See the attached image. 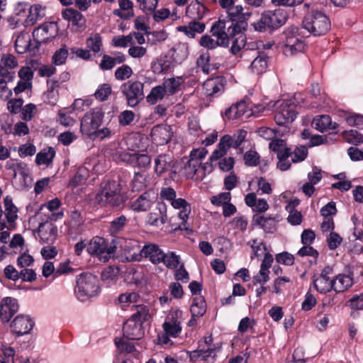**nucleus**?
Segmentation results:
<instances>
[{"instance_id":"obj_1","label":"nucleus","mask_w":363,"mask_h":363,"mask_svg":"<svg viewBox=\"0 0 363 363\" xmlns=\"http://www.w3.org/2000/svg\"><path fill=\"white\" fill-rule=\"evenodd\" d=\"M238 0H219V5L225 10L228 19H220L218 21L224 23L225 30L228 32L229 35L234 38L242 35L247 28V21L250 18L252 13L249 11H244L241 5H235Z\"/></svg>"},{"instance_id":"obj_2","label":"nucleus","mask_w":363,"mask_h":363,"mask_svg":"<svg viewBox=\"0 0 363 363\" xmlns=\"http://www.w3.org/2000/svg\"><path fill=\"white\" fill-rule=\"evenodd\" d=\"M160 197L163 200L168 201L173 208L179 211L178 216L182 221L179 224V229L189 230V224L187 220L191 208L188 201L182 198H177V192L172 187L162 188L160 191Z\"/></svg>"},{"instance_id":"obj_3","label":"nucleus","mask_w":363,"mask_h":363,"mask_svg":"<svg viewBox=\"0 0 363 363\" xmlns=\"http://www.w3.org/2000/svg\"><path fill=\"white\" fill-rule=\"evenodd\" d=\"M150 311L148 306H140L123 327L124 337L128 340H140L145 335L143 324L148 320Z\"/></svg>"},{"instance_id":"obj_4","label":"nucleus","mask_w":363,"mask_h":363,"mask_svg":"<svg viewBox=\"0 0 363 363\" xmlns=\"http://www.w3.org/2000/svg\"><path fill=\"white\" fill-rule=\"evenodd\" d=\"M100 293L99 281L91 273H82L77 277L74 294L80 301H86Z\"/></svg>"},{"instance_id":"obj_5","label":"nucleus","mask_w":363,"mask_h":363,"mask_svg":"<svg viewBox=\"0 0 363 363\" xmlns=\"http://www.w3.org/2000/svg\"><path fill=\"white\" fill-rule=\"evenodd\" d=\"M211 33V36L204 35L199 40L200 45L208 50L215 49L218 46L226 48L234 38L233 36L228 35V32L225 30L224 23L220 21L213 23Z\"/></svg>"},{"instance_id":"obj_6","label":"nucleus","mask_w":363,"mask_h":363,"mask_svg":"<svg viewBox=\"0 0 363 363\" xmlns=\"http://www.w3.org/2000/svg\"><path fill=\"white\" fill-rule=\"evenodd\" d=\"M121 185L116 181H104L96 194V202L101 206H118L122 202Z\"/></svg>"},{"instance_id":"obj_7","label":"nucleus","mask_w":363,"mask_h":363,"mask_svg":"<svg viewBox=\"0 0 363 363\" xmlns=\"http://www.w3.org/2000/svg\"><path fill=\"white\" fill-rule=\"evenodd\" d=\"M181 316L182 311L179 310L171 311L169 313L162 324L164 333L158 334L157 336L159 344L167 345L171 342L169 337L175 338L179 335L182 330Z\"/></svg>"},{"instance_id":"obj_8","label":"nucleus","mask_w":363,"mask_h":363,"mask_svg":"<svg viewBox=\"0 0 363 363\" xmlns=\"http://www.w3.org/2000/svg\"><path fill=\"white\" fill-rule=\"evenodd\" d=\"M303 26L315 36L325 35L330 28L328 17L320 11L308 13L303 20Z\"/></svg>"},{"instance_id":"obj_9","label":"nucleus","mask_w":363,"mask_h":363,"mask_svg":"<svg viewBox=\"0 0 363 363\" xmlns=\"http://www.w3.org/2000/svg\"><path fill=\"white\" fill-rule=\"evenodd\" d=\"M116 248L115 245L108 243L101 237L96 236L89 241L86 251L89 255H95L101 262H106L113 257Z\"/></svg>"},{"instance_id":"obj_10","label":"nucleus","mask_w":363,"mask_h":363,"mask_svg":"<svg viewBox=\"0 0 363 363\" xmlns=\"http://www.w3.org/2000/svg\"><path fill=\"white\" fill-rule=\"evenodd\" d=\"M275 108L274 121L279 125H284L293 122L296 118V106L288 100H278L269 105Z\"/></svg>"},{"instance_id":"obj_11","label":"nucleus","mask_w":363,"mask_h":363,"mask_svg":"<svg viewBox=\"0 0 363 363\" xmlns=\"http://www.w3.org/2000/svg\"><path fill=\"white\" fill-rule=\"evenodd\" d=\"M144 84L140 81L129 80L121 86V91L125 96L127 105L135 107L144 98Z\"/></svg>"},{"instance_id":"obj_12","label":"nucleus","mask_w":363,"mask_h":363,"mask_svg":"<svg viewBox=\"0 0 363 363\" xmlns=\"http://www.w3.org/2000/svg\"><path fill=\"white\" fill-rule=\"evenodd\" d=\"M286 16L281 10L265 11L259 20L253 23L256 30L263 31L267 28H277L284 24Z\"/></svg>"},{"instance_id":"obj_13","label":"nucleus","mask_w":363,"mask_h":363,"mask_svg":"<svg viewBox=\"0 0 363 363\" xmlns=\"http://www.w3.org/2000/svg\"><path fill=\"white\" fill-rule=\"evenodd\" d=\"M284 35L283 52L285 55H294L303 51L305 43L298 35V28H289L285 30Z\"/></svg>"},{"instance_id":"obj_14","label":"nucleus","mask_w":363,"mask_h":363,"mask_svg":"<svg viewBox=\"0 0 363 363\" xmlns=\"http://www.w3.org/2000/svg\"><path fill=\"white\" fill-rule=\"evenodd\" d=\"M104 113L99 108H93L85 113L81 120L80 131L89 138L101 125Z\"/></svg>"},{"instance_id":"obj_15","label":"nucleus","mask_w":363,"mask_h":363,"mask_svg":"<svg viewBox=\"0 0 363 363\" xmlns=\"http://www.w3.org/2000/svg\"><path fill=\"white\" fill-rule=\"evenodd\" d=\"M116 159L140 169L148 168L151 164V158L149 155L139 152H118L116 153Z\"/></svg>"},{"instance_id":"obj_16","label":"nucleus","mask_w":363,"mask_h":363,"mask_svg":"<svg viewBox=\"0 0 363 363\" xmlns=\"http://www.w3.org/2000/svg\"><path fill=\"white\" fill-rule=\"evenodd\" d=\"M116 242L128 261L140 260L142 247L139 241L134 239L119 238Z\"/></svg>"},{"instance_id":"obj_17","label":"nucleus","mask_w":363,"mask_h":363,"mask_svg":"<svg viewBox=\"0 0 363 363\" xmlns=\"http://www.w3.org/2000/svg\"><path fill=\"white\" fill-rule=\"evenodd\" d=\"M52 222L47 219L39 223L37 233L41 243L51 245L57 240L58 230Z\"/></svg>"},{"instance_id":"obj_18","label":"nucleus","mask_w":363,"mask_h":363,"mask_svg":"<svg viewBox=\"0 0 363 363\" xmlns=\"http://www.w3.org/2000/svg\"><path fill=\"white\" fill-rule=\"evenodd\" d=\"M33 320L28 315H18L11 321V330L17 336L28 334L34 326Z\"/></svg>"},{"instance_id":"obj_19","label":"nucleus","mask_w":363,"mask_h":363,"mask_svg":"<svg viewBox=\"0 0 363 363\" xmlns=\"http://www.w3.org/2000/svg\"><path fill=\"white\" fill-rule=\"evenodd\" d=\"M332 269L330 267H325L321 273L313 279L314 288L320 294H326L333 291V277H330Z\"/></svg>"},{"instance_id":"obj_20","label":"nucleus","mask_w":363,"mask_h":363,"mask_svg":"<svg viewBox=\"0 0 363 363\" xmlns=\"http://www.w3.org/2000/svg\"><path fill=\"white\" fill-rule=\"evenodd\" d=\"M173 135L172 128L167 124H160L155 126L151 130V139L157 145L167 144Z\"/></svg>"},{"instance_id":"obj_21","label":"nucleus","mask_w":363,"mask_h":363,"mask_svg":"<svg viewBox=\"0 0 363 363\" xmlns=\"http://www.w3.org/2000/svg\"><path fill=\"white\" fill-rule=\"evenodd\" d=\"M155 199V192L153 190H148L132 202L131 209L136 212L147 211L154 203Z\"/></svg>"},{"instance_id":"obj_22","label":"nucleus","mask_w":363,"mask_h":363,"mask_svg":"<svg viewBox=\"0 0 363 363\" xmlns=\"http://www.w3.org/2000/svg\"><path fill=\"white\" fill-rule=\"evenodd\" d=\"M18 303L16 298L5 297L0 301V318L3 322H9L18 311Z\"/></svg>"},{"instance_id":"obj_23","label":"nucleus","mask_w":363,"mask_h":363,"mask_svg":"<svg viewBox=\"0 0 363 363\" xmlns=\"http://www.w3.org/2000/svg\"><path fill=\"white\" fill-rule=\"evenodd\" d=\"M252 114L245 101H240L232 105L225 110L223 117L229 120L238 119L242 117L249 118Z\"/></svg>"},{"instance_id":"obj_24","label":"nucleus","mask_w":363,"mask_h":363,"mask_svg":"<svg viewBox=\"0 0 363 363\" xmlns=\"http://www.w3.org/2000/svg\"><path fill=\"white\" fill-rule=\"evenodd\" d=\"M4 216L7 225V230L15 228V223L18 218V208L13 202L11 196H6L4 199Z\"/></svg>"},{"instance_id":"obj_25","label":"nucleus","mask_w":363,"mask_h":363,"mask_svg":"<svg viewBox=\"0 0 363 363\" xmlns=\"http://www.w3.org/2000/svg\"><path fill=\"white\" fill-rule=\"evenodd\" d=\"M174 157L172 154L159 155L155 160V172L157 175L174 172Z\"/></svg>"},{"instance_id":"obj_26","label":"nucleus","mask_w":363,"mask_h":363,"mask_svg":"<svg viewBox=\"0 0 363 363\" xmlns=\"http://www.w3.org/2000/svg\"><path fill=\"white\" fill-rule=\"evenodd\" d=\"M225 82L223 78L217 77L206 79L203 84L204 94L208 96H218L224 91Z\"/></svg>"},{"instance_id":"obj_27","label":"nucleus","mask_w":363,"mask_h":363,"mask_svg":"<svg viewBox=\"0 0 363 363\" xmlns=\"http://www.w3.org/2000/svg\"><path fill=\"white\" fill-rule=\"evenodd\" d=\"M164 251L158 245L148 243L142 247L140 259L143 257L147 258L152 264H158L161 263L162 256Z\"/></svg>"},{"instance_id":"obj_28","label":"nucleus","mask_w":363,"mask_h":363,"mask_svg":"<svg viewBox=\"0 0 363 363\" xmlns=\"http://www.w3.org/2000/svg\"><path fill=\"white\" fill-rule=\"evenodd\" d=\"M157 211H152L147 214L146 222L148 225L159 227L167 221V207L163 203H159Z\"/></svg>"},{"instance_id":"obj_29","label":"nucleus","mask_w":363,"mask_h":363,"mask_svg":"<svg viewBox=\"0 0 363 363\" xmlns=\"http://www.w3.org/2000/svg\"><path fill=\"white\" fill-rule=\"evenodd\" d=\"M55 26L50 23H45L35 28L33 32V36L38 44L46 42L55 37Z\"/></svg>"},{"instance_id":"obj_30","label":"nucleus","mask_w":363,"mask_h":363,"mask_svg":"<svg viewBox=\"0 0 363 363\" xmlns=\"http://www.w3.org/2000/svg\"><path fill=\"white\" fill-rule=\"evenodd\" d=\"M255 223L258 225L267 233H273L277 229V224L280 220L279 215L275 216H255Z\"/></svg>"},{"instance_id":"obj_31","label":"nucleus","mask_w":363,"mask_h":363,"mask_svg":"<svg viewBox=\"0 0 363 363\" xmlns=\"http://www.w3.org/2000/svg\"><path fill=\"white\" fill-rule=\"evenodd\" d=\"M142 147L141 135L136 133H132L124 138L120 143V149H121L122 151L118 150L117 153L118 152H125V150L138 152L137 151Z\"/></svg>"},{"instance_id":"obj_32","label":"nucleus","mask_w":363,"mask_h":363,"mask_svg":"<svg viewBox=\"0 0 363 363\" xmlns=\"http://www.w3.org/2000/svg\"><path fill=\"white\" fill-rule=\"evenodd\" d=\"M140 298V296L138 293L134 291H128L123 294H121L118 298V302L120 305V307L123 310H126L128 308H130L133 310L134 308L138 311L140 306H144L143 305H138L136 304Z\"/></svg>"},{"instance_id":"obj_33","label":"nucleus","mask_w":363,"mask_h":363,"mask_svg":"<svg viewBox=\"0 0 363 363\" xmlns=\"http://www.w3.org/2000/svg\"><path fill=\"white\" fill-rule=\"evenodd\" d=\"M38 46L33 47L31 43V38L28 33H19L15 40V49L19 54H24L27 52H35Z\"/></svg>"},{"instance_id":"obj_34","label":"nucleus","mask_w":363,"mask_h":363,"mask_svg":"<svg viewBox=\"0 0 363 363\" xmlns=\"http://www.w3.org/2000/svg\"><path fill=\"white\" fill-rule=\"evenodd\" d=\"M333 283L336 294L343 293L353 285V277L350 274H338L333 277Z\"/></svg>"},{"instance_id":"obj_35","label":"nucleus","mask_w":363,"mask_h":363,"mask_svg":"<svg viewBox=\"0 0 363 363\" xmlns=\"http://www.w3.org/2000/svg\"><path fill=\"white\" fill-rule=\"evenodd\" d=\"M61 205V201L58 198H55L41 205L40 209L43 210L44 208H47L50 212V213L47 216V219L50 221H57L64 217L63 211L55 212V211L60 208Z\"/></svg>"},{"instance_id":"obj_36","label":"nucleus","mask_w":363,"mask_h":363,"mask_svg":"<svg viewBox=\"0 0 363 363\" xmlns=\"http://www.w3.org/2000/svg\"><path fill=\"white\" fill-rule=\"evenodd\" d=\"M62 16L63 19L71 23L72 26L78 28H83L85 25L86 20L80 11L72 9L67 8L62 11Z\"/></svg>"},{"instance_id":"obj_37","label":"nucleus","mask_w":363,"mask_h":363,"mask_svg":"<svg viewBox=\"0 0 363 363\" xmlns=\"http://www.w3.org/2000/svg\"><path fill=\"white\" fill-rule=\"evenodd\" d=\"M169 57L177 64L184 62L189 55V46L186 43H179L174 45L169 51Z\"/></svg>"},{"instance_id":"obj_38","label":"nucleus","mask_w":363,"mask_h":363,"mask_svg":"<svg viewBox=\"0 0 363 363\" xmlns=\"http://www.w3.org/2000/svg\"><path fill=\"white\" fill-rule=\"evenodd\" d=\"M312 126L317 130L323 133L328 130H335L338 125L333 123L331 118L328 115H320L315 117L312 121Z\"/></svg>"},{"instance_id":"obj_39","label":"nucleus","mask_w":363,"mask_h":363,"mask_svg":"<svg viewBox=\"0 0 363 363\" xmlns=\"http://www.w3.org/2000/svg\"><path fill=\"white\" fill-rule=\"evenodd\" d=\"M247 132L244 130H238L233 135H225L220 139L225 143L228 149L230 147L238 148L245 140Z\"/></svg>"},{"instance_id":"obj_40","label":"nucleus","mask_w":363,"mask_h":363,"mask_svg":"<svg viewBox=\"0 0 363 363\" xmlns=\"http://www.w3.org/2000/svg\"><path fill=\"white\" fill-rule=\"evenodd\" d=\"M268 67V57L264 52H260L253 60L250 65V69L252 73L262 74L264 73Z\"/></svg>"},{"instance_id":"obj_41","label":"nucleus","mask_w":363,"mask_h":363,"mask_svg":"<svg viewBox=\"0 0 363 363\" xmlns=\"http://www.w3.org/2000/svg\"><path fill=\"white\" fill-rule=\"evenodd\" d=\"M184 82V78L181 76L164 79L162 85L167 93V96H169L177 93Z\"/></svg>"},{"instance_id":"obj_42","label":"nucleus","mask_w":363,"mask_h":363,"mask_svg":"<svg viewBox=\"0 0 363 363\" xmlns=\"http://www.w3.org/2000/svg\"><path fill=\"white\" fill-rule=\"evenodd\" d=\"M206 26L203 23L192 21L187 26L177 27V30L184 33L190 38L195 37L196 33H201L205 30Z\"/></svg>"},{"instance_id":"obj_43","label":"nucleus","mask_w":363,"mask_h":363,"mask_svg":"<svg viewBox=\"0 0 363 363\" xmlns=\"http://www.w3.org/2000/svg\"><path fill=\"white\" fill-rule=\"evenodd\" d=\"M45 16V8L40 4H33L30 7L29 13L26 19L27 26H33Z\"/></svg>"},{"instance_id":"obj_44","label":"nucleus","mask_w":363,"mask_h":363,"mask_svg":"<svg viewBox=\"0 0 363 363\" xmlns=\"http://www.w3.org/2000/svg\"><path fill=\"white\" fill-rule=\"evenodd\" d=\"M120 9H115L113 14L121 18H129L133 16V4L130 0H118Z\"/></svg>"},{"instance_id":"obj_45","label":"nucleus","mask_w":363,"mask_h":363,"mask_svg":"<svg viewBox=\"0 0 363 363\" xmlns=\"http://www.w3.org/2000/svg\"><path fill=\"white\" fill-rule=\"evenodd\" d=\"M162 259L161 263L169 269H176L181 263L180 256L172 251L164 252Z\"/></svg>"},{"instance_id":"obj_46","label":"nucleus","mask_w":363,"mask_h":363,"mask_svg":"<svg viewBox=\"0 0 363 363\" xmlns=\"http://www.w3.org/2000/svg\"><path fill=\"white\" fill-rule=\"evenodd\" d=\"M18 66V60L11 53H3L0 57V67L3 70L9 72Z\"/></svg>"},{"instance_id":"obj_47","label":"nucleus","mask_w":363,"mask_h":363,"mask_svg":"<svg viewBox=\"0 0 363 363\" xmlns=\"http://www.w3.org/2000/svg\"><path fill=\"white\" fill-rule=\"evenodd\" d=\"M167 96V93L162 85L155 86L152 88L150 92L146 96L147 102L151 105L162 100Z\"/></svg>"},{"instance_id":"obj_48","label":"nucleus","mask_w":363,"mask_h":363,"mask_svg":"<svg viewBox=\"0 0 363 363\" xmlns=\"http://www.w3.org/2000/svg\"><path fill=\"white\" fill-rule=\"evenodd\" d=\"M55 155V151L54 148L50 147L45 148L38 152L35 157V162L38 165L49 164L52 162Z\"/></svg>"},{"instance_id":"obj_49","label":"nucleus","mask_w":363,"mask_h":363,"mask_svg":"<svg viewBox=\"0 0 363 363\" xmlns=\"http://www.w3.org/2000/svg\"><path fill=\"white\" fill-rule=\"evenodd\" d=\"M147 175L143 172H135L131 181L130 189L132 191H139L146 186Z\"/></svg>"},{"instance_id":"obj_50","label":"nucleus","mask_w":363,"mask_h":363,"mask_svg":"<svg viewBox=\"0 0 363 363\" xmlns=\"http://www.w3.org/2000/svg\"><path fill=\"white\" fill-rule=\"evenodd\" d=\"M190 311L193 316H202L206 311V305L204 298L201 296L195 298Z\"/></svg>"},{"instance_id":"obj_51","label":"nucleus","mask_w":363,"mask_h":363,"mask_svg":"<svg viewBox=\"0 0 363 363\" xmlns=\"http://www.w3.org/2000/svg\"><path fill=\"white\" fill-rule=\"evenodd\" d=\"M86 46L94 53L100 52L102 47V38L99 33H93L86 39Z\"/></svg>"},{"instance_id":"obj_52","label":"nucleus","mask_w":363,"mask_h":363,"mask_svg":"<svg viewBox=\"0 0 363 363\" xmlns=\"http://www.w3.org/2000/svg\"><path fill=\"white\" fill-rule=\"evenodd\" d=\"M213 341L212 337H206L204 338V343L207 345V348H200L196 352H198V355L199 357H201L204 359H207V358L212 357L213 358L215 357V347H212L211 342Z\"/></svg>"},{"instance_id":"obj_53","label":"nucleus","mask_w":363,"mask_h":363,"mask_svg":"<svg viewBox=\"0 0 363 363\" xmlns=\"http://www.w3.org/2000/svg\"><path fill=\"white\" fill-rule=\"evenodd\" d=\"M88 177V171L85 168H79L77 173L70 179L69 186L76 187L86 182Z\"/></svg>"},{"instance_id":"obj_54","label":"nucleus","mask_w":363,"mask_h":363,"mask_svg":"<svg viewBox=\"0 0 363 363\" xmlns=\"http://www.w3.org/2000/svg\"><path fill=\"white\" fill-rule=\"evenodd\" d=\"M69 227L74 230H78L84 225V218L80 212L72 211L69 215L68 222Z\"/></svg>"},{"instance_id":"obj_55","label":"nucleus","mask_w":363,"mask_h":363,"mask_svg":"<svg viewBox=\"0 0 363 363\" xmlns=\"http://www.w3.org/2000/svg\"><path fill=\"white\" fill-rule=\"evenodd\" d=\"M201 162H197L194 159H189L188 163L184 167V171L188 177L198 179V174Z\"/></svg>"},{"instance_id":"obj_56","label":"nucleus","mask_w":363,"mask_h":363,"mask_svg":"<svg viewBox=\"0 0 363 363\" xmlns=\"http://www.w3.org/2000/svg\"><path fill=\"white\" fill-rule=\"evenodd\" d=\"M111 92V86L109 84L104 83L99 86L94 93V96L99 101H104L108 99Z\"/></svg>"},{"instance_id":"obj_57","label":"nucleus","mask_w":363,"mask_h":363,"mask_svg":"<svg viewBox=\"0 0 363 363\" xmlns=\"http://www.w3.org/2000/svg\"><path fill=\"white\" fill-rule=\"evenodd\" d=\"M169 67V62L165 58L160 57L152 63V72L156 74L166 72Z\"/></svg>"},{"instance_id":"obj_58","label":"nucleus","mask_w":363,"mask_h":363,"mask_svg":"<svg viewBox=\"0 0 363 363\" xmlns=\"http://www.w3.org/2000/svg\"><path fill=\"white\" fill-rule=\"evenodd\" d=\"M133 73V69L129 65H123L115 70L114 77L117 80L124 81L129 79Z\"/></svg>"},{"instance_id":"obj_59","label":"nucleus","mask_w":363,"mask_h":363,"mask_svg":"<svg viewBox=\"0 0 363 363\" xmlns=\"http://www.w3.org/2000/svg\"><path fill=\"white\" fill-rule=\"evenodd\" d=\"M269 149L277 152V157L283 156L285 150H291L286 147V142L282 139H273L269 143Z\"/></svg>"},{"instance_id":"obj_60","label":"nucleus","mask_w":363,"mask_h":363,"mask_svg":"<svg viewBox=\"0 0 363 363\" xmlns=\"http://www.w3.org/2000/svg\"><path fill=\"white\" fill-rule=\"evenodd\" d=\"M68 57V50L63 45L57 50L52 56V62L55 65H62L65 63Z\"/></svg>"},{"instance_id":"obj_61","label":"nucleus","mask_w":363,"mask_h":363,"mask_svg":"<svg viewBox=\"0 0 363 363\" xmlns=\"http://www.w3.org/2000/svg\"><path fill=\"white\" fill-rule=\"evenodd\" d=\"M70 111L66 108L61 109L58 112L57 121L65 127L72 126L74 124L75 121L69 113Z\"/></svg>"},{"instance_id":"obj_62","label":"nucleus","mask_w":363,"mask_h":363,"mask_svg":"<svg viewBox=\"0 0 363 363\" xmlns=\"http://www.w3.org/2000/svg\"><path fill=\"white\" fill-rule=\"evenodd\" d=\"M196 64L205 74H209L211 68L210 65V55L208 53L201 54L196 60Z\"/></svg>"},{"instance_id":"obj_63","label":"nucleus","mask_w":363,"mask_h":363,"mask_svg":"<svg viewBox=\"0 0 363 363\" xmlns=\"http://www.w3.org/2000/svg\"><path fill=\"white\" fill-rule=\"evenodd\" d=\"M115 343L121 352L133 353L135 351V345L124 339H116Z\"/></svg>"},{"instance_id":"obj_64","label":"nucleus","mask_w":363,"mask_h":363,"mask_svg":"<svg viewBox=\"0 0 363 363\" xmlns=\"http://www.w3.org/2000/svg\"><path fill=\"white\" fill-rule=\"evenodd\" d=\"M231 200V194L229 191L222 192L211 198V203L215 206H223Z\"/></svg>"}]
</instances>
